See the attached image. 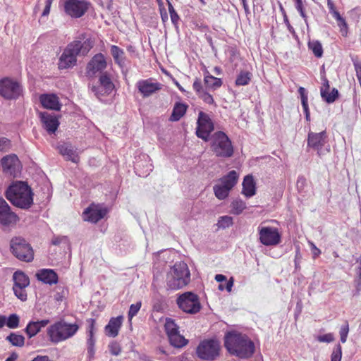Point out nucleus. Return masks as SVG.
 I'll list each match as a JSON object with an SVG mask.
<instances>
[{"label": "nucleus", "mask_w": 361, "mask_h": 361, "mask_svg": "<svg viewBox=\"0 0 361 361\" xmlns=\"http://www.w3.org/2000/svg\"><path fill=\"white\" fill-rule=\"evenodd\" d=\"M94 47V41L89 38L83 42L74 40L64 49L59 59L58 68L60 70L73 68L77 63L78 55L86 56Z\"/></svg>", "instance_id": "f257e3e1"}, {"label": "nucleus", "mask_w": 361, "mask_h": 361, "mask_svg": "<svg viewBox=\"0 0 361 361\" xmlns=\"http://www.w3.org/2000/svg\"><path fill=\"white\" fill-rule=\"evenodd\" d=\"M224 345L229 353L240 358L250 357L255 350L254 343L247 336L237 332L226 334Z\"/></svg>", "instance_id": "f03ea898"}, {"label": "nucleus", "mask_w": 361, "mask_h": 361, "mask_svg": "<svg viewBox=\"0 0 361 361\" xmlns=\"http://www.w3.org/2000/svg\"><path fill=\"white\" fill-rule=\"evenodd\" d=\"M33 196L31 188L23 181L13 182L5 192L6 199L15 207L23 209L31 207Z\"/></svg>", "instance_id": "7ed1b4c3"}, {"label": "nucleus", "mask_w": 361, "mask_h": 361, "mask_svg": "<svg viewBox=\"0 0 361 361\" xmlns=\"http://www.w3.org/2000/svg\"><path fill=\"white\" fill-rule=\"evenodd\" d=\"M78 329V324H71L61 319L47 329V334L51 343L58 344L74 336Z\"/></svg>", "instance_id": "20e7f679"}, {"label": "nucleus", "mask_w": 361, "mask_h": 361, "mask_svg": "<svg viewBox=\"0 0 361 361\" xmlns=\"http://www.w3.org/2000/svg\"><path fill=\"white\" fill-rule=\"evenodd\" d=\"M166 285L171 290H178L186 286L190 282V271L188 264L178 262L171 267L166 275Z\"/></svg>", "instance_id": "39448f33"}, {"label": "nucleus", "mask_w": 361, "mask_h": 361, "mask_svg": "<svg viewBox=\"0 0 361 361\" xmlns=\"http://www.w3.org/2000/svg\"><path fill=\"white\" fill-rule=\"evenodd\" d=\"M211 149L216 157L221 158H230L234 152L231 140L222 131H217L212 135Z\"/></svg>", "instance_id": "423d86ee"}, {"label": "nucleus", "mask_w": 361, "mask_h": 361, "mask_svg": "<svg viewBox=\"0 0 361 361\" xmlns=\"http://www.w3.org/2000/svg\"><path fill=\"white\" fill-rule=\"evenodd\" d=\"M11 253L20 261L31 262L34 259V250L27 240L21 237H14L11 240Z\"/></svg>", "instance_id": "0eeeda50"}, {"label": "nucleus", "mask_w": 361, "mask_h": 361, "mask_svg": "<svg viewBox=\"0 0 361 361\" xmlns=\"http://www.w3.org/2000/svg\"><path fill=\"white\" fill-rule=\"evenodd\" d=\"M176 304L181 311L188 314H195L202 309L199 296L190 291L179 295L176 299Z\"/></svg>", "instance_id": "6e6552de"}, {"label": "nucleus", "mask_w": 361, "mask_h": 361, "mask_svg": "<svg viewBox=\"0 0 361 361\" xmlns=\"http://www.w3.org/2000/svg\"><path fill=\"white\" fill-rule=\"evenodd\" d=\"M221 350L220 343L215 339L204 340L197 348L198 357L204 360H214L219 357Z\"/></svg>", "instance_id": "1a4fd4ad"}, {"label": "nucleus", "mask_w": 361, "mask_h": 361, "mask_svg": "<svg viewBox=\"0 0 361 361\" xmlns=\"http://www.w3.org/2000/svg\"><path fill=\"white\" fill-rule=\"evenodd\" d=\"M259 241L265 246H276L281 242V234L276 227L260 225L257 228Z\"/></svg>", "instance_id": "9d476101"}, {"label": "nucleus", "mask_w": 361, "mask_h": 361, "mask_svg": "<svg viewBox=\"0 0 361 361\" xmlns=\"http://www.w3.org/2000/svg\"><path fill=\"white\" fill-rule=\"evenodd\" d=\"M2 172L6 177L15 178L20 176L22 165L18 157L16 154H9L1 159Z\"/></svg>", "instance_id": "9b49d317"}, {"label": "nucleus", "mask_w": 361, "mask_h": 361, "mask_svg": "<svg viewBox=\"0 0 361 361\" xmlns=\"http://www.w3.org/2000/svg\"><path fill=\"white\" fill-rule=\"evenodd\" d=\"M90 3L86 0H64L63 11L72 18L82 17L88 11Z\"/></svg>", "instance_id": "f8f14e48"}, {"label": "nucleus", "mask_w": 361, "mask_h": 361, "mask_svg": "<svg viewBox=\"0 0 361 361\" xmlns=\"http://www.w3.org/2000/svg\"><path fill=\"white\" fill-rule=\"evenodd\" d=\"M214 130V125L210 116L200 111L197 121L196 135L204 141H208Z\"/></svg>", "instance_id": "ddd939ff"}, {"label": "nucleus", "mask_w": 361, "mask_h": 361, "mask_svg": "<svg viewBox=\"0 0 361 361\" xmlns=\"http://www.w3.org/2000/svg\"><path fill=\"white\" fill-rule=\"evenodd\" d=\"M22 93L20 83L9 78L0 80V95L6 99H16Z\"/></svg>", "instance_id": "4468645a"}, {"label": "nucleus", "mask_w": 361, "mask_h": 361, "mask_svg": "<svg viewBox=\"0 0 361 361\" xmlns=\"http://www.w3.org/2000/svg\"><path fill=\"white\" fill-rule=\"evenodd\" d=\"M115 88L111 75L107 71L99 75L98 85L91 87L92 92L99 98L102 96L110 94Z\"/></svg>", "instance_id": "2eb2a0df"}, {"label": "nucleus", "mask_w": 361, "mask_h": 361, "mask_svg": "<svg viewBox=\"0 0 361 361\" xmlns=\"http://www.w3.org/2000/svg\"><path fill=\"white\" fill-rule=\"evenodd\" d=\"M13 279L14 281L13 290L15 295L21 301H25L27 298L25 288L30 284L29 277L24 272L17 271L13 274Z\"/></svg>", "instance_id": "dca6fc26"}, {"label": "nucleus", "mask_w": 361, "mask_h": 361, "mask_svg": "<svg viewBox=\"0 0 361 361\" xmlns=\"http://www.w3.org/2000/svg\"><path fill=\"white\" fill-rule=\"evenodd\" d=\"M108 212L102 204L92 203L83 211L82 216L85 221L96 224L104 219Z\"/></svg>", "instance_id": "f3484780"}, {"label": "nucleus", "mask_w": 361, "mask_h": 361, "mask_svg": "<svg viewBox=\"0 0 361 361\" xmlns=\"http://www.w3.org/2000/svg\"><path fill=\"white\" fill-rule=\"evenodd\" d=\"M107 67V62L104 54H95L87 63L85 74L88 78H94L97 73H102Z\"/></svg>", "instance_id": "a211bd4d"}, {"label": "nucleus", "mask_w": 361, "mask_h": 361, "mask_svg": "<svg viewBox=\"0 0 361 361\" xmlns=\"http://www.w3.org/2000/svg\"><path fill=\"white\" fill-rule=\"evenodd\" d=\"M136 87L143 98L149 97L162 89L163 85L155 82L153 78L140 80L136 82Z\"/></svg>", "instance_id": "6ab92c4d"}, {"label": "nucleus", "mask_w": 361, "mask_h": 361, "mask_svg": "<svg viewBox=\"0 0 361 361\" xmlns=\"http://www.w3.org/2000/svg\"><path fill=\"white\" fill-rule=\"evenodd\" d=\"M18 221V216L11 210L6 201L0 197V224L10 226L16 225Z\"/></svg>", "instance_id": "aec40b11"}, {"label": "nucleus", "mask_w": 361, "mask_h": 361, "mask_svg": "<svg viewBox=\"0 0 361 361\" xmlns=\"http://www.w3.org/2000/svg\"><path fill=\"white\" fill-rule=\"evenodd\" d=\"M326 142L327 134L326 130L320 133L309 132L307 140V147L316 150L319 156L322 154V147Z\"/></svg>", "instance_id": "412c9836"}, {"label": "nucleus", "mask_w": 361, "mask_h": 361, "mask_svg": "<svg viewBox=\"0 0 361 361\" xmlns=\"http://www.w3.org/2000/svg\"><path fill=\"white\" fill-rule=\"evenodd\" d=\"M39 118L44 128L49 134H53L56 131L60 124L56 116L48 112H40Z\"/></svg>", "instance_id": "4be33fe9"}, {"label": "nucleus", "mask_w": 361, "mask_h": 361, "mask_svg": "<svg viewBox=\"0 0 361 361\" xmlns=\"http://www.w3.org/2000/svg\"><path fill=\"white\" fill-rule=\"evenodd\" d=\"M192 88L196 92L197 97L201 99L205 104L212 105L214 107L217 106L213 96L209 93L207 90L203 88L202 81L200 78H195L192 84Z\"/></svg>", "instance_id": "5701e85b"}, {"label": "nucleus", "mask_w": 361, "mask_h": 361, "mask_svg": "<svg viewBox=\"0 0 361 361\" xmlns=\"http://www.w3.org/2000/svg\"><path fill=\"white\" fill-rule=\"evenodd\" d=\"M322 85L320 89L322 98L327 103L331 104L336 101L338 97V91L336 88H333L331 92L330 85L328 79L326 77L322 78Z\"/></svg>", "instance_id": "b1692460"}, {"label": "nucleus", "mask_w": 361, "mask_h": 361, "mask_svg": "<svg viewBox=\"0 0 361 361\" xmlns=\"http://www.w3.org/2000/svg\"><path fill=\"white\" fill-rule=\"evenodd\" d=\"M122 315L111 317L108 324L104 327V331L107 336L115 338L118 335L119 331L123 322Z\"/></svg>", "instance_id": "393cba45"}, {"label": "nucleus", "mask_w": 361, "mask_h": 361, "mask_svg": "<svg viewBox=\"0 0 361 361\" xmlns=\"http://www.w3.org/2000/svg\"><path fill=\"white\" fill-rule=\"evenodd\" d=\"M40 102L43 107L48 109L59 111L61 104L59 97L54 94H44L39 97Z\"/></svg>", "instance_id": "a878e982"}, {"label": "nucleus", "mask_w": 361, "mask_h": 361, "mask_svg": "<svg viewBox=\"0 0 361 361\" xmlns=\"http://www.w3.org/2000/svg\"><path fill=\"white\" fill-rule=\"evenodd\" d=\"M37 279L49 285L56 284L59 281L58 274L50 269H42L36 274Z\"/></svg>", "instance_id": "bb28decb"}, {"label": "nucleus", "mask_w": 361, "mask_h": 361, "mask_svg": "<svg viewBox=\"0 0 361 361\" xmlns=\"http://www.w3.org/2000/svg\"><path fill=\"white\" fill-rule=\"evenodd\" d=\"M49 322V319H42L37 322L31 321L27 324L25 329V333L29 338H32L36 336L41 331V329L45 327Z\"/></svg>", "instance_id": "cd10ccee"}, {"label": "nucleus", "mask_w": 361, "mask_h": 361, "mask_svg": "<svg viewBox=\"0 0 361 361\" xmlns=\"http://www.w3.org/2000/svg\"><path fill=\"white\" fill-rule=\"evenodd\" d=\"M59 152L63 157H66L67 160H70L74 163H78L80 161V157L77 151L73 146L68 144H63L59 147Z\"/></svg>", "instance_id": "c85d7f7f"}, {"label": "nucleus", "mask_w": 361, "mask_h": 361, "mask_svg": "<svg viewBox=\"0 0 361 361\" xmlns=\"http://www.w3.org/2000/svg\"><path fill=\"white\" fill-rule=\"evenodd\" d=\"M204 84L206 88L205 90L214 91L221 87L223 81L221 78L212 75L209 71H207L204 75Z\"/></svg>", "instance_id": "c756f323"}, {"label": "nucleus", "mask_w": 361, "mask_h": 361, "mask_svg": "<svg viewBox=\"0 0 361 361\" xmlns=\"http://www.w3.org/2000/svg\"><path fill=\"white\" fill-rule=\"evenodd\" d=\"M242 193L247 197H250L255 195L256 184L252 176L247 175L244 178Z\"/></svg>", "instance_id": "7c9ffc66"}, {"label": "nucleus", "mask_w": 361, "mask_h": 361, "mask_svg": "<svg viewBox=\"0 0 361 361\" xmlns=\"http://www.w3.org/2000/svg\"><path fill=\"white\" fill-rule=\"evenodd\" d=\"M188 106L185 104L177 102L175 104L169 120L171 121H179L186 113Z\"/></svg>", "instance_id": "2f4dec72"}, {"label": "nucleus", "mask_w": 361, "mask_h": 361, "mask_svg": "<svg viewBox=\"0 0 361 361\" xmlns=\"http://www.w3.org/2000/svg\"><path fill=\"white\" fill-rule=\"evenodd\" d=\"M238 180V175L234 170L231 171L226 176H224L220 179L223 185L228 190H231L237 183Z\"/></svg>", "instance_id": "473e14b6"}, {"label": "nucleus", "mask_w": 361, "mask_h": 361, "mask_svg": "<svg viewBox=\"0 0 361 361\" xmlns=\"http://www.w3.org/2000/svg\"><path fill=\"white\" fill-rule=\"evenodd\" d=\"M111 54L116 63L122 67L125 63V52L116 45H111Z\"/></svg>", "instance_id": "72a5a7b5"}, {"label": "nucleus", "mask_w": 361, "mask_h": 361, "mask_svg": "<svg viewBox=\"0 0 361 361\" xmlns=\"http://www.w3.org/2000/svg\"><path fill=\"white\" fill-rule=\"evenodd\" d=\"M307 47L311 50L317 58H322L323 56L324 50L322 43L319 40H310L307 43Z\"/></svg>", "instance_id": "f704fd0d"}, {"label": "nucleus", "mask_w": 361, "mask_h": 361, "mask_svg": "<svg viewBox=\"0 0 361 361\" xmlns=\"http://www.w3.org/2000/svg\"><path fill=\"white\" fill-rule=\"evenodd\" d=\"M169 338L170 343L176 348H182L187 345L188 340L178 332L173 334Z\"/></svg>", "instance_id": "c9c22d12"}, {"label": "nucleus", "mask_w": 361, "mask_h": 361, "mask_svg": "<svg viewBox=\"0 0 361 361\" xmlns=\"http://www.w3.org/2000/svg\"><path fill=\"white\" fill-rule=\"evenodd\" d=\"M6 340L12 345L16 347H23L25 344V337L23 335L13 332L6 336Z\"/></svg>", "instance_id": "e433bc0d"}, {"label": "nucleus", "mask_w": 361, "mask_h": 361, "mask_svg": "<svg viewBox=\"0 0 361 361\" xmlns=\"http://www.w3.org/2000/svg\"><path fill=\"white\" fill-rule=\"evenodd\" d=\"M178 326L176 324L175 321L171 318H166L164 324V330L168 337L173 334L179 331Z\"/></svg>", "instance_id": "4c0bfd02"}, {"label": "nucleus", "mask_w": 361, "mask_h": 361, "mask_svg": "<svg viewBox=\"0 0 361 361\" xmlns=\"http://www.w3.org/2000/svg\"><path fill=\"white\" fill-rule=\"evenodd\" d=\"M252 74L248 71H241L236 78L235 85L237 86L247 85L251 80Z\"/></svg>", "instance_id": "58836bf2"}, {"label": "nucleus", "mask_w": 361, "mask_h": 361, "mask_svg": "<svg viewBox=\"0 0 361 361\" xmlns=\"http://www.w3.org/2000/svg\"><path fill=\"white\" fill-rule=\"evenodd\" d=\"M214 192L215 196L219 200H224L228 196L230 190H228L227 188H226L222 184L215 185L214 186Z\"/></svg>", "instance_id": "ea45409f"}, {"label": "nucleus", "mask_w": 361, "mask_h": 361, "mask_svg": "<svg viewBox=\"0 0 361 361\" xmlns=\"http://www.w3.org/2000/svg\"><path fill=\"white\" fill-rule=\"evenodd\" d=\"M231 213L233 214L238 215L241 214L243 210L246 208L245 202L242 200L237 199L231 203Z\"/></svg>", "instance_id": "a19ab883"}, {"label": "nucleus", "mask_w": 361, "mask_h": 361, "mask_svg": "<svg viewBox=\"0 0 361 361\" xmlns=\"http://www.w3.org/2000/svg\"><path fill=\"white\" fill-rule=\"evenodd\" d=\"M298 93L300 95L302 106L305 114H310L308 106V97L305 89L302 87H300L298 89Z\"/></svg>", "instance_id": "79ce46f5"}, {"label": "nucleus", "mask_w": 361, "mask_h": 361, "mask_svg": "<svg viewBox=\"0 0 361 361\" xmlns=\"http://www.w3.org/2000/svg\"><path fill=\"white\" fill-rule=\"evenodd\" d=\"M334 18L336 19V20L337 22V25L340 28V32H341L342 36L346 37L348 35V24H347L345 18H343L341 16V14L338 15V17L336 16Z\"/></svg>", "instance_id": "37998d69"}, {"label": "nucleus", "mask_w": 361, "mask_h": 361, "mask_svg": "<svg viewBox=\"0 0 361 361\" xmlns=\"http://www.w3.org/2000/svg\"><path fill=\"white\" fill-rule=\"evenodd\" d=\"M20 323V318L16 314H10L6 319V325L9 329H16L18 327Z\"/></svg>", "instance_id": "c03bdc74"}, {"label": "nucleus", "mask_w": 361, "mask_h": 361, "mask_svg": "<svg viewBox=\"0 0 361 361\" xmlns=\"http://www.w3.org/2000/svg\"><path fill=\"white\" fill-rule=\"evenodd\" d=\"M142 306L141 301L137 302L135 304H132L130 306L129 311L128 313V319L131 320L139 312Z\"/></svg>", "instance_id": "a18cd8bd"}, {"label": "nucleus", "mask_w": 361, "mask_h": 361, "mask_svg": "<svg viewBox=\"0 0 361 361\" xmlns=\"http://www.w3.org/2000/svg\"><path fill=\"white\" fill-rule=\"evenodd\" d=\"M342 358V347L340 344H337L331 355V361H341Z\"/></svg>", "instance_id": "49530a36"}, {"label": "nucleus", "mask_w": 361, "mask_h": 361, "mask_svg": "<svg viewBox=\"0 0 361 361\" xmlns=\"http://www.w3.org/2000/svg\"><path fill=\"white\" fill-rule=\"evenodd\" d=\"M348 332H349V324H348V322L345 321V324L341 326L340 331H339L341 341L343 343L346 342Z\"/></svg>", "instance_id": "de8ad7c7"}, {"label": "nucleus", "mask_w": 361, "mask_h": 361, "mask_svg": "<svg viewBox=\"0 0 361 361\" xmlns=\"http://www.w3.org/2000/svg\"><path fill=\"white\" fill-rule=\"evenodd\" d=\"M96 340L94 337H88L87 341V353L90 358H92L95 353L94 345Z\"/></svg>", "instance_id": "09e8293b"}, {"label": "nucleus", "mask_w": 361, "mask_h": 361, "mask_svg": "<svg viewBox=\"0 0 361 361\" xmlns=\"http://www.w3.org/2000/svg\"><path fill=\"white\" fill-rule=\"evenodd\" d=\"M168 8L172 23L173 25H177L180 20V18L177 12L175 11L172 4L170 1H168Z\"/></svg>", "instance_id": "8fccbe9b"}, {"label": "nucleus", "mask_w": 361, "mask_h": 361, "mask_svg": "<svg viewBox=\"0 0 361 361\" xmlns=\"http://www.w3.org/2000/svg\"><path fill=\"white\" fill-rule=\"evenodd\" d=\"M295 8L297 9V11L299 12L300 16L305 20V22H307V16L305 13L302 0L295 1Z\"/></svg>", "instance_id": "3c124183"}, {"label": "nucleus", "mask_w": 361, "mask_h": 361, "mask_svg": "<svg viewBox=\"0 0 361 361\" xmlns=\"http://www.w3.org/2000/svg\"><path fill=\"white\" fill-rule=\"evenodd\" d=\"M233 224V219L228 216H221L218 221L219 227L226 228Z\"/></svg>", "instance_id": "603ef678"}, {"label": "nucleus", "mask_w": 361, "mask_h": 361, "mask_svg": "<svg viewBox=\"0 0 361 361\" xmlns=\"http://www.w3.org/2000/svg\"><path fill=\"white\" fill-rule=\"evenodd\" d=\"M108 347L111 354L113 355H118L121 352V346L117 342L111 343Z\"/></svg>", "instance_id": "864d4df0"}, {"label": "nucleus", "mask_w": 361, "mask_h": 361, "mask_svg": "<svg viewBox=\"0 0 361 361\" xmlns=\"http://www.w3.org/2000/svg\"><path fill=\"white\" fill-rule=\"evenodd\" d=\"M88 324L87 334L88 337H94L95 331L96 321L94 319L90 318L87 320Z\"/></svg>", "instance_id": "5fc2aeb1"}, {"label": "nucleus", "mask_w": 361, "mask_h": 361, "mask_svg": "<svg viewBox=\"0 0 361 361\" xmlns=\"http://www.w3.org/2000/svg\"><path fill=\"white\" fill-rule=\"evenodd\" d=\"M327 7L329 8V13L332 15L334 18H336V16L338 17V15H340V13L336 10V6L332 0H327Z\"/></svg>", "instance_id": "6e6d98bb"}, {"label": "nucleus", "mask_w": 361, "mask_h": 361, "mask_svg": "<svg viewBox=\"0 0 361 361\" xmlns=\"http://www.w3.org/2000/svg\"><path fill=\"white\" fill-rule=\"evenodd\" d=\"M334 337L333 334L329 333L317 337V341L319 342L331 343L334 341Z\"/></svg>", "instance_id": "4d7b16f0"}, {"label": "nucleus", "mask_w": 361, "mask_h": 361, "mask_svg": "<svg viewBox=\"0 0 361 361\" xmlns=\"http://www.w3.org/2000/svg\"><path fill=\"white\" fill-rule=\"evenodd\" d=\"M10 140L6 137L0 138V152H5L8 149Z\"/></svg>", "instance_id": "13d9d810"}, {"label": "nucleus", "mask_w": 361, "mask_h": 361, "mask_svg": "<svg viewBox=\"0 0 361 361\" xmlns=\"http://www.w3.org/2000/svg\"><path fill=\"white\" fill-rule=\"evenodd\" d=\"M54 0H45V6L44 11L42 13V16H47L50 13L51 6L53 3Z\"/></svg>", "instance_id": "bf43d9fd"}, {"label": "nucleus", "mask_w": 361, "mask_h": 361, "mask_svg": "<svg viewBox=\"0 0 361 361\" xmlns=\"http://www.w3.org/2000/svg\"><path fill=\"white\" fill-rule=\"evenodd\" d=\"M66 238L64 236H54L51 240V244L54 245H60L63 240H66Z\"/></svg>", "instance_id": "052dcab7"}, {"label": "nucleus", "mask_w": 361, "mask_h": 361, "mask_svg": "<svg viewBox=\"0 0 361 361\" xmlns=\"http://www.w3.org/2000/svg\"><path fill=\"white\" fill-rule=\"evenodd\" d=\"M306 185V179L304 177L298 178L297 180V187L298 189H302Z\"/></svg>", "instance_id": "680f3d73"}, {"label": "nucleus", "mask_w": 361, "mask_h": 361, "mask_svg": "<svg viewBox=\"0 0 361 361\" xmlns=\"http://www.w3.org/2000/svg\"><path fill=\"white\" fill-rule=\"evenodd\" d=\"M355 69L357 80L361 79V63H355Z\"/></svg>", "instance_id": "e2e57ef3"}, {"label": "nucleus", "mask_w": 361, "mask_h": 361, "mask_svg": "<svg viewBox=\"0 0 361 361\" xmlns=\"http://www.w3.org/2000/svg\"><path fill=\"white\" fill-rule=\"evenodd\" d=\"M354 283L356 291L358 293L361 291V278L356 277L354 280Z\"/></svg>", "instance_id": "0e129e2a"}, {"label": "nucleus", "mask_w": 361, "mask_h": 361, "mask_svg": "<svg viewBox=\"0 0 361 361\" xmlns=\"http://www.w3.org/2000/svg\"><path fill=\"white\" fill-rule=\"evenodd\" d=\"M31 361H52L47 355H37Z\"/></svg>", "instance_id": "69168bd1"}, {"label": "nucleus", "mask_w": 361, "mask_h": 361, "mask_svg": "<svg viewBox=\"0 0 361 361\" xmlns=\"http://www.w3.org/2000/svg\"><path fill=\"white\" fill-rule=\"evenodd\" d=\"M233 282H234V280H233V277L230 278V279L226 282V290L228 292H231V291L232 287L233 286Z\"/></svg>", "instance_id": "338daca9"}, {"label": "nucleus", "mask_w": 361, "mask_h": 361, "mask_svg": "<svg viewBox=\"0 0 361 361\" xmlns=\"http://www.w3.org/2000/svg\"><path fill=\"white\" fill-rule=\"evenodd\" d=\"M18 354L16 353H13L11 355L6 359L5 361H16L18 359Z\"/></svg>", "instance_id": "774afa93"}]
</instances>
